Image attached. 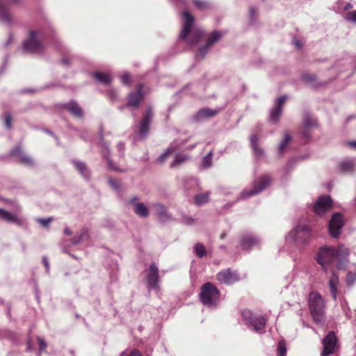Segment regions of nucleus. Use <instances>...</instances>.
<instances>
[{"label":"nucleus","mask_w":356,"mask_h":356,"mask_svg":"<svg viewBox=\"0 0 356 356\" xmlns=\"http://www.w3.org/2000/svg\"><path fill=\"white\" fill-rule=\"evenodd\" d=\"M349 252L343 245L337 248L324 247L320 249L317 261L327 272L332 270H344L348 263Z\"/></svg>","instance_id":"obj_1"},{"label":"nucleus","mask_w":356,"mask_h":356,"mask_svg":"<svg viewBox=\"0 0 356 356\" xmlns=\"http://www.w3.org/2000/svg\"><path fill=\"white\" fill-rule=\"evenodd\" d=\"M308 305L310 314L315 323L322 321L325 314V302L318 291H312L309 294Z\"/></svg>","instance_id":"obj_2"},{"label":"nucleus","mask_w":356,"mask_h":356,"mask_svg":"<svg viewBox=\"0 0 356 356\" xmlns=\"http://www.w3.org/2000/svg\"><path fill=\"white\" fill-rule=\"evenodd\" d=\"M200 301L206 306H216L220 298V291L211 282L204 284L199 294Z\"/></svg>","instance_id":"obj_3"},{"label":"nucleus","mask_w":356,"mask_h":356,"mask_svg":"<svg viewBox=\"0 0 356 356\" xmlns=\"http://www.w3.org/2000/svg\"><path fill=\"white\" fill-rule=\"evenodd\" d=\"M152 117L153 113L152 109L148 108L138 124L133 127L132 137L134 141L143 140L147 138L149 134Z\"/></svg>","instance_id":"obj_4"},{"label":"nucleus","mask_w":356,"mask_h":356,"mask_svg":"<svg viewBox=\"0 0 356 356\" xmlns=\"http://www.w3.org/2000/svg\"><path fill=\"white\" fill-rule=\"evenodd\" d=\"M289 236L297 243H307L309 241L312 237V228L309 225L299 224L290 232Z\"/></svg>","instance_id":"obj_5"},{"label":"nucleus","mask_w":356,"mask_h":356,"mask_svg":"<svg viewBox=\"0 0 356 356\" xmlns=\"http://www.w3.org/2000/svg\"><path fill=\"white\" fill-rule=\"evenodd\" d=\"M271 181L272 179L269 176L264 175L259 177L253 182L252 188L243 191L241 196L243 198L254 196L266 188L270 184Z\"/></svg>","instance_id":"obj_6"},{"label":"nucleus","mask_w":356,"mask_h":356,"mask_svg":"<svg viewBox=\"0 0 356 356\" xmlns=\"http://www.w3.org/2000/svg\"><path fill=\"white\" fill-rule=\"evenodd\" d=\"M34 31L29 32V38L23 42L22 50L25 53H40L44 49V44L37 38Z\"/></svg>","instance_id":"obj_7"},{"label":"nucleus","mask_w":356,"mask_h":356,"mask_svg":"<svg viewBox=\"0 0 356 356\" xmlns=\"http://www.w3.org/2000/svg\"><path fill=\"white\" fill-rule=\"evenodd\" d=\"M323 350L321 356H329L334 354L339 348V343L334 331H330L322 340Z\"/></svg>","instance_id":"obj_8"},{"label":"nucleus","mask_w":356,"mask_h":356,"mask_svg":"<svg viewBox=\"0 0 356 356\" xmlns=\"http://www.w3.org/2000/svg\"><path fill=\"white\" fill-rule=\"evenodd\" d=\"M345 225V220L341 213H334L328 224V231L332 238H338L341 233V228Z\"/></svg>","instance_id":"obj_9"},{"label":"nucleus","mask_w":356,"mask_h":356,"mask_svg":"<svg viewBox=\"0 0 356 356\" xmlns=\"http://www.w3.org/2000/svg\"><path fill=\"white\" fill-rule=\"evenodd\" d=\"M333 207V201L330 195H324L318 197L313 206L315 214L322 216L328 212Z\"/></svg>","instance_id":"obj_10"},{"label":"nucleus","mask_w":356,"mask_h":356,"mask_svg":"<svg viewBox=\"0 0 356 356\" xmlns=\"http://www.w3.org/2000/svg\"><path fill=\"white\" fill-rule=\"evenodd\" d=\"M21 3L22 0H0V20L7 24H11L13 17L8 10V6Z\"/></svg>","instance_id":"obj_11"},{"label":"nucleus","mask_w":356,"mask_h":356,"mask_svg":"<svg viewBox=\"0 0 356 356\" xmlns=\"http://www.w3.org/2000/svg\"><path fill=\"white\" fill-rule=\"evenodd\" d=\"M143 86L139 84L136 92H131L129 94L127 106L133 108H138L143 100Z\"/></svg>","instance_id":"obj_12"},{"label":"nucleus","mask_w":356,"mask_h":356,"mask_svg":"<svg viewBox=\"0 0 356 356\" xmlns=\"http://www.w3.org/2000/svg\"><path fill=\"white\" fill-rule=\"evenodd\" d=\"M222 37V33L220 31H213L209 35L207 43L204 46H201L198 49V56L203 58L211 47L218 42Z\"/></svg>","instance_id":"obj_13"},{"label":"nucleus","mask_w":356,"mask_h":356,"mask_svg":"<svg viewBox=\"0 0 356 356\" xmlns=\"http://www.w3.org/2000/svg\"><path fill=\"white\" fill-rule=\"evenodd\" d=\"M183 17L184 23L179 38L183 40H186L191 32V29L195 19L194 17L187 10L184 11Z\"/></svg>","instance_id":"obj_14"},{"label":"nucleus","mask_w":356,"mask_h":356,"mask_svg":"<svg viewBox=\"0 0 356 356\" xmlns=\"http://www.w3.org/2000/svg\"><path fill=\"white\" fill-rule=\"evenodd\" d=\"M216 279L221 283L230 284L237 282L239 280V276L236 273L232 271L230 269H226L220 271L216 275Z\"/></svg>","instance_id":"obj_15"},{"label":"nucleus","mask_w":356,"mask_h":356,"mask_svg":"<svg viewBox=\"0 0 356 356\" xmlns=\"http://www.w3.org/2000/svg\"><path fill=\"white\" fill-rule=\"evenodd\" d=\"M286 98V95H283L277 99L275 105L270 111V120L273 122L277 123L279 121Z\"/></svg>","instance_id":"obj_16"},{"label":"nucleus","mask_w":356,"mask_h":356,"mask_svg":"<svg viewBox=\"0 0 356 356\" xmlns=\"http://www.w3.org/2000/svg\"><path fill=\"white\" fill-rule=\"evenodd\" d=\"M316 125V120L313 118L310 114L307 113L304 115V125L301 129V134L306 140L311 137L310 129Z\"/></svg>","instance_id":"obj_17"},{"label":"nucleus","mask_w":356,"mask_h":356,"mask_svg":"<svg viewBox=\"0 0 356 356\" xmlns=\"http://www.w3.org/2000/svg\"><path fill=\"white\" fill-rule=\"evenodd\" d=\"M149 290L156 289V264L152 263L149 268L145 272Z\"/></svg>","instance_id":"obj_18"},{"label":"nucleus","mask_w":356,"mask_h":356,"mask_svg":"<svg viewBox=\"0 0 356 356\" xmlns=\"http://www.w3.org/2000/svg\"><path fill=\"white\" fill-rule=\"evenodd\" d=\"M259 244V240L253 235L246 234L241 237V245L243 250H248L252 247L257 246Z\"/></svg>","instance_id":"obj_19"},{"label":"nucleus","mask_w":356,"mask_h":356,"mask_svg":"<svg viewBox=\"0 0 356 356\" xmlns=\"http://www.w3.org/2000/svg\"><path fill=\"white\" fill-rule=\"evenodd\" d=\"M331 273H332V276L330 278V280L328 282V285H329L330 293L332 296V298L334 300H336L337 296V293H338L337 286L339 283V276L335 270H332Z\"/></svg>","instance_id":"obj_20"},{"label":"nucleus","mask_w":356,"mask_h":356,"mask_svg":"<svg viewBox=\"0 0 356 356\" xmlns=\"http://www.w3.org/2000/svg\"><path fill=\"white\" fill-rule=\"evenodd\" d=\"M63 108L70 111L74 117L81 118L83 116V112L78 103L75 101H70L65 104Z\"/></svg>","instance_id":"obj_21"},{"label":"nucleus","mask_w":356,"mask_h":356,"mask_svg":"<svg viewBox=\"0 0 356 356\" xmlns=\"http://www.w3.org/2000/svg\"><path fill=\"white\" fill-rule=\"evenodd\" d=\"M103 129L101 127L100 132H99V137H100V143L102 146L105 149V150H103L102 152V154L104 157L106 158L108 166V168L112 170H119L118 168L115 167L114 163L108 157L109 154V151L108 149V144L104 141L103 138Z\"/></svg>","instance_id":"obj_22"},{"label":"nucleus","mask_w":356,"mask_h":356,"mask_svg":"<svg viewBox=\"0 0 356 356\" xmlns=\"http://www.w3.org/2000/svg\"><path fill=\"white\" fill-rule=\"evenodd\" d=\"M0 218L7 222H13L19 226L22 225V221L21 219L3 209H0Z\"/></svg>","instance_id":"obj_23"},{"label":"nucleus","mask_w":356,"mask_h":356,"mask_svg":"<svg viewBox=\"0 0 356 356\" xmlns=\"http://www.w3.org/2000/svg\"><path fill=\"white\" fill-rule=\"evenodd\" d=\"M266 324V318L261 316H255L253 321H250V325H252L254 330L259 332L262 331Z\"/></svg>","instance_id":"obj_24"},{"label":"nucleus","mask_w":356,"mask_h":356,"mask_svg":"<svg viewBox=\"0 0 356 356\" xmlns=\"http://www.w3.org/2000/svg\"><path fill=\"white\" fill-rule=\"evenodd\" d=\"M72 163L76 169L83 178L86 179L90 178V172L84 162L80 161H73Z\"/></svg>","instance_id":"obj_25"},{"label":"nucleus","mask_w":356,"mask_h":356,"mask_svg":"<svg viewBox=\"0 0 356 356\" xmlns=\"http://www.w3.org/2000/svg\"><path fill=\"white\" fill-rule=\"evenodd\" d=\"M355 166L353 160L346 159L339 163L338 169L342 173L352 172L355 170Z\"/></svg>","instance_id":"obj_26"},{"label":"nucleus","mask_w":356,"mask_h":356,"mask_svg":"<svg viewBox=\"0 0 356 356\" xmlns=\"http://www.w3.org/2000/svg\"><path fill=\"white\" fill-rule=\"evenodd\" d=\"M90 234L87 229L83 228L81 229L79 234H77L73 238L70 239L71 243L76 245L81 242L86 241L89 239Z\"/></svg>","instance_id":"obj_27"},{"label":"nucleus","mask_w":356,"mask_h":356,"mask_svg":"<svg viewBox=\"0 0 356 356\" xmlns=\"http://www.w3.org/2000/svg\"><path fill=\"white\" fill-rule=\"evenodd\" d=\"M218 113L216 110H213L209 108H203L198 111L197 113V118L198 119H202L206 118H212Z\"/></svg>","instance_id":"obj_28"},{"label":"nucleus","mask_w":356,"mask_h":356,"mask_svg":"<svg viewBox=\"0 0 356 356\" xmlns=\"http://www.w3.org/2000/svg\"><path fill=\"white\" fill-rule=\"evenodd\" d=\"M135 213L141 218H146L149 216V211L147 207L143 204L136 205V207L133 209Z\"/></svg>","instance_id":"obj_29"},{"label":"nucleus","mask_w":356,"mask_h":356,"mask_svg":"<svg viewBox=\"0 0 356 356\" xmlns=\"http://www.w3.org/2000/svg\"><path fill=\"white\" fill-rule=\"evenodd\" d=\"M157 218L162 222H165L170 219V216L168 214L165 208L163 205L157 204Z\"/></svg>","instance_id":"obj_30"},{"label":"nucleus","mask_w":356,"mask_h":356,"mask_svg":"<svg viewBox=\"0 0 356 356\" xmlns=\"http://www.w3.org/2000/svg\"><path fill=\"white\" fill-rule=\"evenodd\" d=\"M209 193H200L195 196L194 202L196 205H202L209 201Z\"/></svg>","instance_id":"obj_31"},{"label":"nucleus","mask_w":356,"mask_h":356,"mask_svg":"<svg viewBox=\"0 0 356 356\" xmlns=\"http://www.w3.org/2000/svg\"><path fill=\"white\" fill-rule=\"evenodd\" d=\"M204 36V33L201 30H195L191 37L188 38V42L191 44H197Z\"/></svg>","instance_id":"obj_32"},{"label":"nucleus","mask_w":356,"mask_h":356,"mask_svg":"<svg viewBox=\"0 0 356 356\" xmlns=\"http://www.w3.org/2000/svg\"><path fill=\"white\" fill-rule=\"evenodd\" d=\"M94 76L97 81L104 84H108L111 81V78L108 74L97 72L94 73Z\"/></svg>","instance_id":"obj_33"},{"label":"nucleus","mask_w":356,"mask_h":356,"mask_svg":"<svg viewBox=\"0 0 356 356\" xmlns=\"http://www.w3.org/2000/svg\"><path fill=\"white\" fill-rule=\"evenodd\" d=\"M188 156L186 154H177L175 160L171 163L170 167L175 168L188 161Z\"/></svg>","instance_id":"obj_34"},{"label":"nucleus","mask_w":356,"mask_h":356,"mask_svg":"<svg viewBox=\"0 0 356 356\" xmlns=\"http://www.w3.org/2000/svg\"><path fill=\"white\" fill-rule=\"evenodd\" d=\"M194 251L199 258H202L207 254L206 249L202 243H197L194 247Z\"/></svg>","instance_id":"obj_35"},{"label":"nucleus","mask_w":356,"mask_h":356,"mask_svg":"<svg viewBox=\"0 0 356 356\" xmlns=\"http://www.w3.org/2000/svg\"><path fill=\"white\" fill-rule=\"evenodd\" d=\"M277 356H286V343L284 341H279L277 343Z\"/></svg>","instance_id":"obj_36"},{"label":"nucleus","mask_w":356,"mask_h":356,"mask_svg":"<svg viewBox=\"0 0 356 356\" xmlns=\"http://www.w3.org/2000/svg\"><path fill=\"white\" fill-rule=\"evenodd\" d=\"M243 319L247 324H250V321H253L254 317L255 315H254L251 311L248 309H245L241 313Z\"/></svg>","instance_id":"obj_37"},{"label":"nucleus","mask_w":356,"mask_h":356,"mask_svg":"<svg viewBox=\"0 0 356 356\" xmlns=\"http://www.w3.org/2000/svg\"><path fill=\"white\" fill-rule=\"evenodd\" d=\"M20 162L26 165H28V166H31L33 165V161L32 160V159L26 155V154H22L19 158Z\"/></svg>","instance_id":"obj_38"},{"label":"nucleus","mask_w":356,"mask_h":356,"mask_svg":"<svg viewBox=\"0 0 356 356\" xmlns=\"http://www.w3.org/2000/svg\"><path fill=\"white\" fill-rule=\"evenodd\" d=\"M175 149L174 148H171V147H169L168 148L165 152L163 154H162L159 158V161L161 162V163H163L165 159L170 156L171 155L173 152H174Z\"/></svg>","instance_id":"obj_39"},{"label":"nucleus","mask_w":356,"mask_h":356,"mask_svg":"<svg viewBox=\"0 0 356 356\" xmlns=\"http://www.w3.org/2000/svg\"><path fill=\"white\" fill-rule=\"evenodd\" d=\"M356 282V272H348L346 275V282L348 285H352Z\"/></svg>","instance_id":"obj_40"},{"label":"nucleus","mask_w":356,"mask_h":356,"mask_svg":"<svg viewBox=\"0 0 356 356\" xmlns=\"http://www.w3.org/2000/svg\"><path fill=\"white\" fill-rule=\"evenodd\" d=\"M12 118L10 113L6 112L4 113V125L8 129H10L12 128Z\"/></svg>","instance_id":"obj_41"},{"label":"nucleus","mask_w":356,"mask_h":356,"mask_svg":"<svg viewBox=\"0 0 356 356\" xmlns=\"http://www.w3.org/2000/svg\"><path fill=\"white\" fill-rule=\"evenodd\" d=\"M22 154H24V152L20 145L16 146L10 151L11 156H15L18 158H19Z\"/></svg>","instance_id":"obj_42"},{"label":"nucleus","mask_w":356,"mask_h":356,"mask_svg":"<svg viewBox=\"0 0 356 356\" xmlns=\"http://www.w3.org/2000/svg\"><path fill=\"white\" fill-rule=\"evenodd\" d=\"M302 79L304 81L307 83H313L316 81V77L315 74H302Z\"/></svg>","instance_id":"obj_43"},{"label":"nucleus","mask_w":356,"mask_h":356,"mask_svg":"<svg viewBox=\"0 0 356 356\" xmlns=\"http://www.w3.org/2000/svg\"><path fill=\"white\" fill-rule=\"evenodd\" d=\"M54 218L52 217L47 218H37L36 221L40 223L42 226L47 227L49 226V224L53 221Z\"/></svg>","instance_id":"obj_44"},{"label":"nucleus","mask_w":356,"mask_h":356,"mask_svg":"<svg viewBox=\"0 0 356 356\" xmlns=\"http://www.w3.org/2000/svg\"><path fill=\"white\" fill-rule=\"evenodd\" d=\"M194 5L200 10H204L208 8V4L207 2L200 1V0H194Z\"/></svg>","instance_id":"obj_45"},{"label":"nucleus","mask_w":356,"mask_h":356,"mask_svg":"<svg viewBox=\"0 0 356 356\" xmlns=\"http://www.w3.org/2000/svg\"><path fill=\"white\" fill-rule=\"evenodd\" d=\"M108 183L110 186L116 191H119L120 190V184L112 178L108 179Z\"/></svg>","instance_id":"obj_46"},{"label":"nucleus","mask_w":356,"mask_h":356,"mask_svg":"<svg viewBox=\"0 0 356 356\" xmlns=\"http://www.w3.org/2000/svg\"><path fill=\"white\" fill-rule=\"evenodd\" d=\"M252 148L254 151V153L255 154L256 156L257 157H260V156H262L263 154H264V151L263 149L259 147V145H254V146H252Z\"/></svg>","instance_id":"obj_47"},{"label":"nucleus","mask_w":356,"mask_h":356,"mask_svg":"<svg viewBox=\"0 0 356 356\" xmlns=\"http://www.w3.org/2000/svg\"><path fill=\"white\" fill-rule=\"evenodd\" d=\"M37 340H38V344H39L40 352L44 350L47 346V344L45 342V341L42 338L39 337L37 338Z\"/></svg>","instance_id":"obj_48"},{"label":"nucleus","mask_w":356,"mask_h":356,"mask_svg":"<svg viewBox=\"0 0 356 356\" xmlns=\"http://www.w3.org/2000/svg\"><path fill=\"white\" fill-rule=\"evenodd\" d=\"M346 19L348 21L356 22V10L348 12L346 14Z\"/></svg>","instance_id":"obj_49"},{"label":"nucleus","mask_w":356,"mask_h":356,"mask_svg":"<svg viewBox=\"0 0 356 356\" xmlns=\"http://www.w3.org/2000/svg\"><path fill=\"white\" fill-rule=\"evenodd\" d=\"M211 156L212 153L209 152L207 156L204 157L203 164L205 167H209L211 164Z\"/></svg>","instance_id":"obj_50"},{"label":"nucleus","mask_w":356,"mask_h":356,"mask_svg":"<svg viewBox=\"0 0 356 356\" xmlns=\"http://www.w3.org/2000/svg\"><path fill=\"white\" fill-rule=\"evenodd\" d=\"M121 81L124 85H129L130 83V76L128 73H124L121 76Z\"/></svg>","instance_id":"obj_51"},{"label":"nucleus","mask_w":356,"mask_h":356,"mask_svg":"<svg viewBox=\"0 0 356 356\" xmlns=\"http://www.w3.org/2000/svg\"><path fill=\"white\" fill-rule=\"evenodd\" d=\"M258 141H259V137H258L257 134H252L250 137L251 147L254 146V145H259Z\"/></svg>","instance_id":"obj_52"},{"label":"nucleus","mask_w":356,"mask_h":356,"mask_svg":"<svg viewBox=\"0 0 356 356\" xmlns=\"http://www.w3.org/2000/svg\"><path fill=\"white\" fill-rule=\"evenodd\" d=\"M129 204L133 206V209L136 207V205L139 204L140 202H138V197L134 196L129 200Z\"/></svg>","instance_id":"obj_53"},{"label":"nucleus","mask_w":356,"mask_h":356,"mask_svg":"<svg viewBox=\"0 0 356 356\" xmlns=\"http://www.w3.org/2000/svg\"><path fill=\"white\" fill-rule=\"evenodd\" d=\"M42 262L45 266L47 271L49 272L50 268V264L49 263L48 258L46 256L42 257Z\"/></svg>","instance_id":"obj_54"},{"label":"nucleus","mask_w":356,"mask_h":356,"mask_svg":"<svg viewBox=\"0 0 356 356\" xmlns=\"http://www.w3.org/2000/svg\"><path fill=\"white\" fill-rule=\"evenodd\" d=\"M289 143H286V142H284L282 141L280 145V147H279V152L280 154L282 153V152L285 149V148L286 147V146L288 145Z\"/></svg>","instance_id":"obj_55"},{"label":"nucleus","mask_w":356,"mask_h":356,"mask_svg":"<svg viewBox=\"0 0 356 356\" xmlns=\"http://www.w3.org/2000/svg\"><path fill=\"white\" fill-rule=\"evenodd\" d=\"M291 139H292V138L290 136V134L288 133H286L284 134V140L282 141L289 143V142L291 140Z\"/></svg>","instance_id":"obj_56"},{"label":"nucleus","mask_w":356,"mask_h":356,"mask_svg":"<svg viewBox=\"0 0 356 356\" xmlns=\"http://www.w3.org/2000/svg\"><path fill=\"white\" fill-rule=\"evenodd\" d=\"M117 147L118 149V150L121 152L123 153V151L124 149V144L122 142H120L118 145H117Z\"/></svg>","instance_id":"obj_57"},{"label":"nucleus","mask_w":356,"mask_h":356,"mask_svg":"<svg viewBox=\"0 0 356 356\" xmlns=\"http://www.w3.org/2000/svg\"><path fill=\"white\" fill-rule=\"evenodd\" d=\"M64 233H65V234H66L67 236H71V235L72 234V230H71L69 227H66L64 229Z\"/></svg>","instance_id":"obj_58"},{"label":"nucleus","mask_w":356,"mask_h":356,"mask_svg":"<svg viewBox=\"0 0 356 356\" xmlns=\"http://www.w3.org/2000/svg\"><path fill=\"white\" fill-rule=\"evenodd\" d=\"M348 144L350 147L356 148V141H350L348 143Z\"/></svg>","instance_id":"obj_59"},{"label":"nucleus","mask_w":356,"mask_h":356,"mask_svg":"<svg viewBox=\"0 0 356 356\" xmlns=\"http://www.w3.org/2000/svg\"><path fill=\"white\" fill-rule=\"evenodd\" d=\"M13 40V35L11 34L9 35V38H8V42L5 44V46H8V44Z\"/></svg>","instance_id":"obj_60"},{"label":"nucleus","mask_w":356,"mask_h":356,"mask_svg":"<svg viewBox=\"0 0 356 356\" xmlns=\"http://www.w3.org/2000/svg\"><path fill=\"white\" fill-rule=\"evenodd\" d=\"M256 13V9L253 7L250 8V13L251 15H253Z\"/></svg>","instance_id":"obj_61"},{"label":"nucleus","mask_w":356,"mask_h":356,"mask_svg":"<svg viewBox=\"0 0 356 356\" xmlns=\"http://www.w3.org/2000/svg\"><path fill=\"white\" fill-rule=\"evenodd\" d=\"M61 62H62V63H63V64H65V65H68V64H69V61H68V60H67V59H66V58H63V59H62Z\"/></svg>","instance_id":"obj_62"},{"label":"nucleus","mask_w":356,"mask_h":356,"mask_svg":"<svg viewBox=\"0 0 356 356\" xmlns=\"http://www.w3.org/2000/svg\"><path fill=\"white\" fill-rule=\"evenodd\" d=\"M351 8H352V5L350 3H348V4L346 5L344 9L345 10H348V9H350Z\"/></svg>","instance_id":"obj_63"},{"label":"nucleus","mask_w":356,"mask_h":356,"mask_svg":"<svg viewBox=\"0 0 356 356\" xmlns=\"http://www.w3.org/2000/svg\"><path fill=\"white\" fill-rule=\"evenodd\" d=\"M226 235H227V234H226V233H225V232L222 233V234H221V235H220V238L221 240L224 239V238L226 237Z\"/></svg>","instance_id":"obj_64"}]
</instances>
